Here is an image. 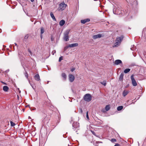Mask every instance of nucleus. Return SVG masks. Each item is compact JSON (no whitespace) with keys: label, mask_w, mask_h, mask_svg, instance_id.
Masks as SVG:
<instances>
[{"label":"nucleus","mask_w":146,"mask_h":146,"mask_svg":"<svg viewBox=\"0 0 146 146\" xmlns=\"http://www.w3.org/2000/svg\"><path fill=\"white\" fill-rule=\"evenodd\" d=\"M123 38V36H121L120 37H117L115 40L116 42L115 43V44L113 46V47H116L119 44L121 43Z\"/></svg>","instance_id":"1"},{"label":"nucleus","mask_w":146,"mask_h":146,"mask_svg":"<svg viewBox=\"0 0 146 146\" xmlns=\"http://www.w3.org/2000/svg\"><path fill=\"white\" fill-rule=\"evenodd\" d=\"M70 30L68 29L66 30L64 33L63 39L64 40L67 41L69 40L68 35Z\"/></svg>","instance_id":"2"},{"label":"nucleus","mask_w":146,"mask_h":146,"mask_svg":"<svg viewBox=\"0 0 146 146\" xmlns=\"http://www.w3.org/2000/svg\"><path fill=\"white\" fill-rule=\"evenodd\" d=\"M67 6V5L65 4L64 2H63L59 4L58 10L60 11H63L66 8Z\"/></svg>","instance_id":"3"},{"label":"nucleus","mask_w":146,"mask_h":146,"mask_svg":"<svg viewBox=\"0 0 146 146\" xmlns=\"http://www.w3.org/2000/svg\"><path fill=\"white\" fill-rule=\"evenodd\" d=\"M122 11L120 8L119 7H115L113 9V12L114 14L119 15L121 14Z\"/></svg>","instance_id":"4"},{"label":"nucleus","mask_w":146,"mask_h":146,"mask_svg":"<svg viewBox=\"0 0 146 146\" xmlns=\"http://www.w3.org/2000/svg\"><path fill=\"white\" fill-rule=\"evenodd\" d=\"M92 97L89 94H86L84 97V100L85 101L88 102L91 101L92 100Z\"/></svg>","instance_id":"5"},{"label":"nucleus","mask_w":146,"mask_h":146,"mask_svg":"<svg viewBox=\"0 0 146 146\" xmlns=\"http://www.w3.org/2000/svg\"><path fill=\"white\" fill-rule=\"evenodd\" d=\"M134 76L133 75H132L131 77V80L132 83L133 85V86H136L137 85V84L134 78Z\"/></svg>","instance_id":"6"},{"label":"nucleus","mask_w":146,"mask_h":146,"mask_svg":"<svg viewBox=\"0 0 146 146\" xmlns=\"http://www.w3.org/2000/svg\"><path fill=\"white\" fill-rule=\"evenodd\" d=\"M69 79L70 82H72L74 80V77L72 74H70L69 76Z\"/></svg>","instance_id":"7"},{"label":"nucleus","mask_w":146,"mask_h":146,"mask_svg":"<svg viewBox=\"0 0 146 146\" xmlns=\"http://www.w3.org/2000/svg\"><path fill=\"white\" fill-rule=\"evenodd\" d=\"M102 36V34H98L97 35H94L93 36L92 38L94 39H96L98 38H100Z\"/></svg>","instance_id":"8"},{"label":"nucleus","mask_w":146,"mask_h":146,"mask_svg":"<svg viewBox=\"0 0 146 146\" xmlns=\"http://www.w3.org/2000/svg\"><path fill=\"white\" fill-rule=\"evenodd\" d=\"M90 19H86L84 20H82L81 21V22L82 23L84 24L90 21Z\"/></svg>","instance_id":"9"},{"label":"nucleus","mask_w":146,"mask_h":146,"mask_svg":"<svg viewBox=\"0 0 146 146\" xmlns=\"http://www.w3.org/2000/svg\"><path fill=\"white\" fill-rule=\"evenodd\" d=\"M114 64L115 65H117L120 64H122V62L120 60H117L115 61Z\"/></svg>","instance_id":"10"},{"label":"nucleus","mask_w":146,"mask_h":146,"mask_svg":"<svg viewBox=\"0 0 146 146\" xmlns=\"http://www.w3.org/2000/svg\"><path fill=\"white\" fill-rule=\"evenodd\" d=\"M129 92L128 90H124L122 94L123 96L124 97H125L127 95Z\"/></svg>","instance_id":"11"},{"label":"nucleus","mask_w":146,"mask_h":146,"mask_svg":"<svg viewBox=\"0 0 146 146\" xmlns=\"http://www.w3.org/2000/svg\"><path fill=\"white\" fill-rule=\"evenodd\" d=\"M65 21L64 20H61L59 23V25L60 26H63L65 23Z\"/></svg>","instance_id":"12"},{"label":"nucleus","mask_w":146,"mask_h":146,"mask_svg":"<svg viewBox=\"0 0 146 146\" xmlns=\"http://www.w3.org/2000/svg\"><path fill=\"white\" fill-rule=\"evenodd\" d=\"M78 45V44L77 43H75L72 44H69V46L70 47H74L77 46Z\"/></svg>","instance_id":"13"},{"label":"nucleus","mask_w":146,"mask_h":146,"mask_svg":"<svg viewBox=\"0 0 146 146\" xmlns=\"http://www.w3.org/2000/svg\"><path fill=\"white\" fill-rule=\"evenodd\" d=\"M35 80L37 81H39L40 80V77L38 74H36L34 76Z\"/></svg>","instance_id":"14"},{"label":"nucleus","mask_w":146,"mask_h":146,"mask_svg":"<svg viewBox=\"0 0 146 146\" xmlns=\"http://www.w3.org/2000/svg\"><path fill=\"white\" fill-rule=\"evenodd\" d=\"M50 15L51 17L52 18V19H53V20L54 21H56V19H55V17L54 16V15L52 12L50 13Z\"/></svg>","instance_id":"15"},{"label":"nucleus","mask_w":146,"mask_h":146,"mask_svg":"<svg viewBox=\"0 0 146 146\" xmlns=\"http://www.w3.org/2000/svg\"><path fill=\"white\" fill-rule=\"evenodd\" d=\"M9 89L8 87L7 86H4L3 87V90L5 92H7L8 91Z\"/></svg>","instance_id":"16"},{"label":"nucleus","mask_w":146,"mask_h":146,"mask_svg":"<svg viewBox=\"0 0 146 146\" xmlns=\"http://www.w3.org/2000/svg\"><path fill=\"white\" fill-rule=\"evenodd\" d=\"M62 76L64 80H66V76L65 73H63L62 74Z\"/></svg>","instance_id":"17"},{"label":"nucleus","mask_w":146,"mask_h":146,"mask_svg":"<svg viewBox=\"0 0 146 146\" xmlns=\"http://www.w3.org/2000/svg\"><path fill=\"white\" fill-rule=\"evenodd\" d=\"M73 129L74 130H75L76 129V128H77V125H75L74 123H73L72 124Z\"/></svg>","instance_id":"18"},{"label":"nucleus","mask_w":146,"mask_h":146,"mask_svg":"<svg viewBox=\"0 0 146 146\" xmlns=\"http://www.w3.org/2000/svg\"><path fill=\"white\" fill-rule=\"evenodd\" d=\"M124 76V74L123 73L121 74L120 75L119 78V80H123V77Z\"/></svg>","instance_id":"19"},{"label":"nucleus","mask_w":146,"mask_h":146,"mask_svg":"<svg viewBox=\"0 0 146 146\" xmlns=\"http://www.w3.org/2000/svg\"><path fill=\"white\" fill-rule=\"evenodd\" d=\"M123 108L122 106H120L117 107V110L118 111L121 110Z\"/></svg>","instance_id":"20"},{"label":"nucleus","mask_w":146,"mask_h":146,"mask_svg":"<svg viewBox=\"0 0 146 146\" xmlns=\"http://www.w3.org/2000/svg\"><path fill=\"white\" fill-rule=\"evenodd\" d=\"M130 70V69L129 68H127L125 69L124 70V72L125 73H127L129 72Z\"/></svg>","instance_id":"21"},{"label":"nucleus","mask_w":146,"mask_h":146,"mask_svg":"<svg viewBox=\"0 0 146 146\" xmlns=\"http://www.w3.org/2000/svg\"><path fill=\"white\" fill-rule=\"evenodd\" d=\"M110 107L109 105H106L105 107V109L106 111H108L110 110Z\"/></svg>","instance_id":"22"},{"label":"nucleus","mask_w":146,"mask_h":146,"mask_svg":"<svg viewBox=\"0 0 146 146\" xmlns=\"http://www.w3.org/2000/svg\"><path fill=\"white\" fill-rule=\"evenodd\" d=\"M40 31L41 34L42 35V34L44 32V30L43 28L42 27L41 28Z\"/></svg>","instance_id":"23"},{"label":"nucleus","mask_w":146,"mask_h":146,"mask_svg":"<svg viewBox=\"0 0 146 146\" xmlns=\"http://www.w3.org/2000/svg\"><path fill=\"white\" fill-rule=\"evenodd\" d=\"M29 83L31 85V86L33 88V89L34 90H35V87L34 86V84H31L30 82V80H29Z\"/></svg>","instance_id":"24"},{"label":"nucleus","mask_w":146,"mask_h":146,"mask_svg":"<svg viewBox=\"0 0 146 146\" xmlns=\"http://www.w3.org/2000/svg\"><path fill=\"white\" fill-rule=\"evenodd\" d=\"M10 123L12 126H13L15 125V124L11 121H10Z\"/></svg>","instance_id":"25"},{"label":"nucleus","mask_w":146,"mask_h":146,"mask_svg":"<svg viewBox=\"0 0 146 146\" xmlns=\"http://www.w3.org/2000/svg\"><path fill=\"white\" fill-rule=\"evenodd\" d=\"M101 84H102L103 85H104V86H105L106 85V82L105 81H104L102 82H101Z\"/></svg>","instance_id":"26"},{"label":"nucleus","mask_w":146,"mask_h":146,"mask_svg":"<svg viewBox=\"0 0 146 146\" xmlns=\"http://www.w3.org/2000/svg\"><path fill=\"white\" fill-rule=\"evenodd\" d=\"M25 77H26V78L28 79V74H27V72H26L25 74Z\"/></svg>","instance_id":"27"},{"label":"nucleus","mask_w":146,"mask_h":146,"mask_svg":"<svg viewBox=\"0 0 146 146\" xmlns=\"http://www.w3.org/2000/svg\"><path fill=\"white\" fill-rule=\"evenodd\" d=\"M111 141L112 142H116V140L114 139H112L111 140Z\"/></svg>","instance_id":"28"},{"label":"nucleus","mask_w":146,"mask_h":146,"mask_svg":"<svg viewBox=\"0 0 146 146\" xmlns=\"http://www.w3.org/2000/svg\"><path fill=\"white\" fill-rule=\"evenodd\" d=\"M63 60V57L62 56H61L60 57L59 59V62H60L62 60Z\"/></svg>","instance_id":"29"},{"label":"nucleus","mask_w":146,"mask_h":146,"mask_svg":"<svg viewBox=\"0 0 146 146\" xmlns=\"http://www.w3.org/2000/svg\"><path fill=\"white\" fill-rule=\"evenodd\" d=\"M145 35L146 36V30H144L142 32V34H144L145 35Z\"/></svg>","instance_id":"30"},{"label":"nucleus","mask_w":146,"mask_h":146,"mask_svg":"<svg viewBox=\"0 0 146 146\" xmlns=\"http://www.w3.org/2000/svg\"><path fill=\"white\" fill-rule=\"evenodd\" d=\"M29 36L28 35H26L24 39H27L28 38Z\"/></svg>","instance_id":"31"},{"label":"nucleus","mask_w":146,"mask_h":146,"mask_svg":"<svg viewBox=\"0 0 146 146\" xmlns=\"http://www.w3.org/2000/svg\"><path fill=\"white\" fill-rule=\"evenodd\" d=\"M69 47H70L69 46V45L68 46H65L64 48V50H65L67 48H68Z\"/></svg>","instance_id":"32"},{"label":"nucleus","mask_w":146,"mask_h":146,"mask_svg":"<svg viewBox=\"0 0 146 146\" xmlns=\"http://www.w3.org/2000/svg\"><path fill=\"white\" fill-rule=\"evenodd\" d=\"M75 70V68H71L70 70L71 72H73Z\"/></svg>","instance_id":"33"},{"label":"nucleus","mask_w":146,"mask_h":146,"mask_svg":"<svg viewBox=\"0 0 146 146\" xmlns=\"http://www.w3.org/2000/svg\"><path fill=\"white\" fill-rule=\"evenodd\" d=\"M88 113V112L87 111L86 113V118L87 119H89V118Z\"/></svg>","instance_id":"34"},{"label":"nucleus","mask_w":146,"mask_h":146,"mask_svg":"<svg viewBox=\"0 0 146 146\" xmlns=\"http://www.w3.org/2000/svg\"><path fill=\"white\" fill-rule=\"evenodd\" d=\"M136 49L135 47H131V49L132 50H135Z\"/></svg>","instance_id":"35"},{"label":"nucleus","mask_w":146,"mask_h":146,"mask_svg":"<svg viewBox=\"0 0 146 146\" xmlns=\"http://www.w3.org/2000/svg\"><path fill=\"white\" fill-rule=\"evenodd\" d=\"M28 52H29V53L31 55H32V52L30 50H28Z\"/></svg>","instance_id":"36"},{"label":"nucleus","mask_w":146,"mask_h":146,"mask_svg":"<svg viewBox=\"0 0 146 146\" xmlns=\"http://www.w3.org/2000/svg\"><path fill=\"white\" fill-rule=\"evenodd\" d=\"M56 52V51H52V54L53 55L54 54V53H55Z\"/></svg>","instance_id":"37"},{"label":"nucleus","mask_w":146,"mask_h":146,"mask_svg":"<svg viewBox=\"0 0 146 146\" xmlns=\"http://www.w3.org/2000/svg\"><path fill=\"white\" fill-rule=\"evenodd\" d=\"M114 146H120V145L119 144L117 143V144H115L114 145Z\"/></svg>","instance_id":"38"},{"label":"nucleus","mask_w":146,"mask_h":146,"mask_svg":"<svg viewBox=\"0 0 146 146\" xmlns=\"http://www.w3.org/2000/svg\"><path fill=\"white\" fill-rule=\"evenodd\" d=\"M91 132H92V133H93V134H94V135H95V133L94 131H91Z\"/></svg>","instance_id":"39"},{"label":"nucleus","mask_w":146,"mask_h":146,"mask_svg":"<svg viewBox=\"0 0 146 146\" xmlns=\"http://www.w3.org/2000/svg\"><path fill=\"white\" fill-rule=\"evenodd\" d=\"M102 111L103 112H104H104H105V111L104 109H102Z\"/></svg>","instance_id":"40"},{"label":"nucleus","mask_w":146,"mask_h":146,"mask_svg":"<svg viewBox=\"0 0 146 146\" xmlns=\"http://www.w3.org/2000/svg\"><path fill=\"white\" fill-rule=\"evenodd\" d=\"M80 110L81 112L82 113V108L80 109Z\"/></svg>","instance_id":"41"},{"label":"nucleus","mask_w":146,"mask_h":146,"mask_svg":"<svg viewBox=\"0 0 146 146\" xmlns=\"http://www.w3.org/2000/svg\"><path fill=\"white\" fill-rule=\"evenodd\" d=\"M144 56L146 58V54H144Z\"/></svg>","instance_id":"42"},{"label":"nucleus","mask_w":146,"mask_h":146,"mask_svg":"<svg viewBox=\"0 0 146 146\" xmlns=\"http://www.w3.org/2000/svg\"><path fill=\"white\" fill-rule=\"evenodd\" d=\"M51 39L52 41L53 40V39L52 38V37H51Z\"/></svg>","instance_id":"43"},{"label":"nucleus","mask_w":146,"mask_h":146,"mask_svg":"<svg viewBox=\"0 0 146 146\" xmlns=\"http://www.w3.org/2000/svg\"><path fill=\"white\" fill-rule=\"evenodd\" d=\"M34 0H31V2H33L34 1Z\"/></svg>","instance_id":"44"},{"label":"nucleus","mask_w":146,"mask_h":146,"mask_svg":"<svg viewBox=\"0 0 146 146\" xmlns=\"http://www.w3.org/2000/svg\"><path fill=\"white\" fill-rule=\"evenodd\" d=\"M15 45L16 46H17V43H15Z\"/></svg>","instance_id":"45"},{"label":"nucleus","mask_w":146,"mask_h":146,"mask_svg":"<svg viewBox=\"0 0 146 146\" xmlns=\"http://www.w3.org/2000/svg\"><path fill=\"white\" fill-rule=\"evenodd\" d=\"M42 35L41 34L40 37L41 38H42Z\"/></svg>","instance_id":"46"},{"label":"nucleus","mask_w":146,"mask_h":146,"mask_svg":"<svg viewBox=\"0 0 146 146\" xmlns=\"http://www.w3.org/2000/svg\"><path fill=\"white\" fill-rule=\"evenodd\" d=\"M35 109H33V110H35Z\"/></svg>","instance_id":"47"},{"label":"nucleus","mask_w":146,"mask_h":146,"mask_svg":"<svg viewBox=\"0 0 146 146\" xmlns=\"http://www.w3.org/2000/svg\"><path fill=\"white\" fill-rule=\"evenodd\" d=\"M76 124H77V123H76Z\"/></svg>","instance_id":"48"},{"label":"nucleus","mask_w":146,"mask_h":146,"mask_svg":"<svg viewBox=\"0 0 146 146\" xmlns=\"http://www.w3.org/2000/svg\"><path fill=\"white\" fill-rule=\"evenodd\" d=\"M0 30H1V29H0Z\"/></svg>","instance_id":"49"}]
</instances>
